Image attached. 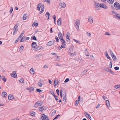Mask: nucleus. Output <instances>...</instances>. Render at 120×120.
I'll use <instances>...</instances> for the list:
<instances>
[{
	"label": "nucleus",
	"instance_id": "nucleus-1",
	"mask_svg": "<svg viewBox=\"0 0 120 120\" xmlns=\"http://www.w3.org/2000/svg\"><path fill=\"white\" fill-rule=\"evenodd\" d=\"M114 6L116 10H119L120 9V5L117 2H116L114 3Z\"/></svg>",
	"mask_w": 120,
	"mask_h": 120
},
{
	"label": "nucleus",
	"instance_id": "nucleus-2",
	"mask_svg": "<svg viewBox=\"0 0 120 120\" xmlns=\"http://www.w3.org/2000/svg\"><path fill=\"white\" fill-rule=\"evenodd\" d=\"M94 5L95 6V8H96V9L97 10H100V6H99V3H97L95 1H94Z\"/></svg>",
	"mask_w": 120,
	"mask_h": 120
},
{
	"label": "nucleus",
	"instance_id": "nucleus-3",
	"mask_svg": "<svg viewBox=\"0 0 120 120\" xmlns=\"http://www.w3.org/2000/svg\"><path fill=\"white\" fill-rule=\"evenodd\" d=\"M56 42L55 40H53L52 41H50L47 43V45L49 46H51L54 45Z\"/></svg>",
	"mask_w": 120,
	"mask_h": 120
},
{
	"label": "nucleus",
	"instance_id": "nucleus-4",
	"mask_svg": "<svg viewBox=\"0 0 120 120\" xmlns=\"http://www.w3.org/2000/svg\"><path fill=\"white\" fill-rule=\"evenodd\" d=\"M48 118V116L47 115H45V114L42 115V116L41 117V120H46Z\"/></svg>",
	"mask_w": 120,
	"mask_h": 120
},
{
	"label": "nucleus",
	"instance_id": "nucleus-5",
	"mask_svg": "<svg viewBox=\"0 0 120 120\" xmlns=\"http://www.w3.org/2000/svg\"><path fill=\"white\" fill-rule=\"evenodd\" d=\"M99 6L100 8L105 9H107L108 7L105 4H104L103 3L100 4H99Z\"/></svg>",
	"mask_w": 120,
	"mask_h": 120
},
{
	"label": "nucleus",
	"instance_id": "nucleus-6",
	"mask_svg": "<svg viewBox=\"0 0 120 120\" xmlns=\"http://www.w3.org/2000/svg\"><path fill=\"white\" fill-rule=\"evenodd\" d=\"M11 76L14 78H16L17 77V75L16 74V72L14 71L12 72V74L11 75Z\"/></svg>",
	"mask_w": 120,
	"mask_h": 120
},
{
	"label": "nucleus",
	"instance_id": "nucleus-7",
	"mask_svg": "<svg viewBox=\"0 0 120 120\" xmlns=\"http://www.w3.org/2000/svg\"><path fill=\"white\" fill-rule=\"evenodd\" d=\"M59 6H61V7L60 8H64L66 6V4L64 2H62L61 3H60L59 4Z\"/></svg>",
	"mask_w": 120,
	"mask_h": 120
},
{
	"label": "nucleus",
	"instance_id": "nucleus-8",
	"mask_svg": "<svg viewBox=\"0 0 120 120\" xmlns=\"http://www.w3.org/2000/svg\"><path fill=\"white\" fill-rule=\"evenodd\" d=\"M32 47L34 49L37 46V44L35 42H33L31 44Z\"/></svg>",
	"mask_w": 120,
	"mask_h": 120
},
{
	"label": "nucleus",
	"instance_id": "nucleus-9",
	"mask_svg": "<svg viewBox=\"0 0 120 120\" xmlns=\"http://www.w3.org/2000/svg\"><path fill=\"white\" fill-rule=\"evenodd\" d=\"M35 51L39 50L40 49H42V47L41 45H39L35 48Z\"/></svg>",
	"mask_w": 120,
	"mask_h": 120
},
{
	"label": "nucleus",
	"instance_id": "nucleus-10",
	"mask_svg": "<svg viewBox=\"0 0 120 120\" xmlns=\"http://www.w3.org/2000/svg\"><path fill=\"white\" fill-rule=\"evenodd\" d=\"M60 41L61 42V44L63 45H66L65 43H66V42L65 40L63 38L61 39H60Z\"/></svg>",
	"mask_w": 120,
	"mask_h": 120
},
{
	"label": "nucleus",
	"instance_id": "nucleus-11",
	"mask_svg": "<svg viewBox=\"0 0 120 120\" xmlns=\"http://www.w3.org/2000/svg\"><path fill=\"white\" fill-rule=\"evenodd\" d=\"M80 23V21L79 20H77V19L75 20V24H76L77 26H79Z\"/></svg>",
	"mask_w": 120,
	"mask_h": 120
},
{
	"label": "nucleus",
	"instance_id": "nucleus-12",
	"mask_svg": "<svg viewBox=\"0 0 120 120\" xmlns=\"http://www.w3.org/2000/svg\"><path fill=\"white\" fill-rule=\"evenodd\" d=\"M44 5L43 4L42 5V6L41 8V11H40V12L39 14H40L42 13L43 12L44 10Z\"/></svg>",
	"mask_w": 120,
	"mask_h": 120
},
{
	"label": "nucleus",
	"instance_id": "nucleus-13",
	"mask_svg": "<svg viewBox=\"0 0 120 120\" xmlns=\"http://www.w3.org/2000/svg\"><path fill=\"white\" fill-rule=\"evenodd\" d=\"M14 98V97H13V96L12 95L9 94L8 96V99L9 100H11Z\"/></svg>",
	"mask_w": 120,
	"mask_h": 120
},
{
	"label": "nucleus",
	"instance_id": "nucleus-14",
	"mask_svg": "<svg viewBox=\"0 0 120 120\" xmlns=\"http://www.w3.org/2000/svg\"><path fill=\"white\" fill-rule=\"evenodd\" d=\"M58 36L60 40V39H61L63 38L62 34L60 32L58 34Z\"/></svg>",
	"mask_w": 120,
	"mask_h": 120
},
{
	"label": "nucleus",
	"instance_id": "nucleus-15",
	"mask_svg": "<svg viewBox=\"0 0 120 120\" xmlns=\"http://www.w3.org/2000/svg\"><path fill=\"white\" fill-rule=\"evenodd\" d=\"M70 34L69 32H68L66 34V39H68L69 41L70 40Z\"/></svg>",
	"mask_w": 120,
	"mask_h": 120
},
{
	"label": "nucleus",
	"instance_id": "nucleus-16",
	"mask_svg": "<svg viewBox=\"0 0 120 120\" xmlns=\"http://www.w3.org/2000/svg\"><path fill=\"white\" fill-rule=\"evenodd\" d=\"M42 5H41V3H40L37 6V9L38 11H40V8L41 7H42Z\"/></svg>",
	"mask_w": 120,
	"mask_h": 120
},
{
	"label": "nucleus",
	"instance_id": "nucleus-17",
	"mask_svg": "<svg viewBox=\"0 0 120 120\" xmlns=\"http://www.w3.org/2000/svg\"><path fill=\"white\" fill-rule=\"evenodd\" d=\"M85 116L87 117L88 118H89L90 120H91V117L90 116V115L87 112H85L84 113Z\"/></svg>",
	"mask_w": 120,
	"mask_h": 120
},
{
	"label": "nucleus",
	"instance_id": "nucleus-18",
	"mask_svg": "<svg viewBox=\"0 0 120 120\" xmlns=\"http://www.w3.org/2000/svg\"><path fill=\"white\" fill-rule=\"evenodd\" d=\"M61 18H59L57 20V25H58L59 26H60V25L61 22Z\"/></svg>",
	"mask_w": 120,
	"mask_h": 120
},
{
	"label": "nucleus",
	"instance_id": "nucleus-19",
	"mask_svg": "<svg viewBox=\"0 0 120 120\" xmlns=\"http://www.w3.org/2000/svg\"><path fill=\"white\" fill-rule=\"evenodd\" d=\"M26 89L28 90L29 91V92H30L31 91H33L34 90V88L33 87H30L29 88H27Z\"/></svg>",
	"mask_w": 120,
	"mask_h": 120
},
{
	"label": "nucleus",
	"instance_id": "nucleus-20",
	"mask_svg": "<svg viewBox=\"0 0 120 120\" xmlns=\"http://www.w3.org/2000/svg\"><path fill=\"white\" fill-rule=\"evenodd\" d=\"M45 108V107L44 106L42 107H40L39 108V110L40 111H41L42 112L43 111V110H44Z\"/></svg>",
	"mask_w": 120,
	"mask_h": 120
},
{
	"label": "nucleus",
	"instance_id": "nucleus-21",
	"mask_svg": "<svg viewBox=\"0 0 120 120\" xmlns=\"http://www.w3.org/2000/svg\"><path fill=\"white\" fill-rule=\"evenodd\" d=\"M27 18V14H24L23 17V19L24 20H26Z\"/></svg>",
	"mask_w": 120,
	"mask_h": 120
},
{
	"label": "nucleus",
	"instance_id": "nucleus-22",
	"mask_svg": "<svg viewBox=\"0 0 120 120\" xmlns=\"http://www.w3.org/2000/svg\"><path fill=\"white\" fill-rule=\"evenodd\" d=\"M113 16H115L116 19L120 20V15H119V14H117V15H114Z\"/></svg>",
	"mask_w": 120,
	"mask_h": 120
},
{
	"label": "nucleus",
	"instance_id": "nucleus-23",
	"mask_svg": "<svg viewBox=\"0 0 120 120\" xmlns=\"http://www.w3.org/2000/svg\"><path fill=\"white\" fill-rule=\"evenodd\" d=\"M2 95L3 97H5L7 96V94L5 92H3L2 93Z\"/></svg>",
	"mask_w": 120,
	"mask_h": 120
},
{
	"label": "nucleus",
	"instance_id": "nucleus-24",
	"mask_svg": "<svg viewBox=\"0 0 120 120\" xmlns=\"http://www.w3.org/2000/svg\"><path fill=\"white\" fill-rule=\"evenodd\" d=\"M50 13H49V12H46V13L45 14V16L47 17H48L47 20H48L49 18V16H50Z\"/></svg>",
	"mask_w": 120,
	"mask_h": 120
},
{
	"label": "nucleus",
	"instance_id": "nucleus-25",
	"mask_svg": "<svg viewBox=\"0 0 120 120\" xmlns=\"http://www.w3.org/2000/svg\"><path fill=\"white\" fill-rule=\"evenodd\" d=\"M107 1L109 4H112L114 2V0H106Z\"/></svg>",
	"mask_w": 120,
	"mask_h": 120
},
{
	"label": "nucleus",
	"instance_id": "nucleus-26",
	"mask_svg": "<svg viewBox=\"0 0 120 120\" xmlns=\"http://www.w3.org/2000/svg\"><path fill=\"white\" fill-rule=\"evenodd\" d=\"M30 72L32 74L34 75V74L35 73V71H34V70L33 68H32L30 69Z\"/></svg>",
	"mask_w": 120,
	"mask_h": 120
},
{
	"label": "nucleus",
	"instance_id": "nucleus-27",
	"mask_svg": "<svg viewBox=\"0 0 120 120\" xmlns=\"http://www.w3.org/2000/svg\"><path fill=\"white\" fill-rule=\"evenodd\" d=\"M31 40H37V39L36 37L34 35H33L31 37Z\"/></svg>",
	"mask_w": 120,
	"mask_h": 120
},
{
	"label": "nucleus",
	"instance_id": "nucleus-28",
	"mask_svg": "<svg viewBox=\"0 0 120 120\" xmlns=\"http://www.w3.org/2000/svg\"><path fill=\"white\" fill-rule=\"evenodd\" d=\"M38 25V23L37 22L35 23V22H34L32 25V26H35V27L37 26Z\"/></svg>",
	"mask_w": 120,
	"mask_h": 120
},
{
	"label": "nucleus",
	"instance_id": "nucleus-29",
	"mask_svg": "<svg viewBox=\"0 0 120 120\" xmlns=\"http://www.w3.org/2000/svg\"><path fill=\"white\" fill-rule=\"evenodd\" d=\"M18 26L17 25V24H15L14 27L13 28V30H18Z\"/></svg>",
	"mask_w": 120,
	"mask_h": 120
},
{
	"label": "nucleus",
	"instance_id": "nucleus-30",
	"mask_svg": "<svg viewBox=\"0 0 120 120\" xmlns=\"http://www.w3.org/2000/svg\"><path fill=\"white\" fill-rule=\"evenodd\" d=\"M87 72L86 70H84L82 72L81 74V76H83Z\"/></svg>",
	"mask_w": 120,
	"mask_h": 120
},
{
	"label": "nucleus",
	"instance_id": "nucleus-31",
	"mask_svg": "<svg viewBox=\"0 0 120 120\" xmlns=\"http://www.w3.org/2000/svg\"><path fill=\"white\" fill-rule=\"evenodd\" d=\"M105 56H106L107 58L108 59L110 60L111 58L109 57V56L108 55V53L107 52H106L105 53Z\"/></svg>",
	"mask_w": 120,
	"mask_h": 120
},
{
	"label": "nucleus",
	"instance_id": "nucleus-32",
	"mask_svg": "<svg viewBox=\"0 0 120 120\" xmlns=\"http://www.w3.org/2000/svg\"><path fill=\"white\" fill-rule=\"evenodd\" d=\"M93 18L90 19V18H89L88 20L89 22V23L90 24L92 23L93 22Z\"/></svg>",
	"mask_w": 120,
	"mask_h": 120
},
{
	"label": "nucleus",
	"instance_id": "nucleus-33",
	"mask_svg": "<svg viewBox=\"0 0 120 120\" xmlns=\"http://www.w3.org/2000/svg\"><path fill=\"white\" fill-rule=\"evenodd\" d=\"M106 101L107 106L108 107H109L110 106V104L109 101V100H106Z\"/></svg>",
	"mask_w": 120,
	"mask_h": 120
},
{
	"label": "nucleus",
	"instance_id": "nucleus-34",
	"mask_svg": "<svg viewBox=\"0 0 120 120\" xmlns=\"http://www.w3.org/2000/svg\"><path fill=\"white\" fill-rule=\"evenodd\" d=\"M39 101L36 102V104L37 105H38L39 106H41L42 105V103H41L40 102H39Z\"/></svg>",
	"mask_w": 120,
	"mask_h": 120
},
{
	"label": "nucleus",
	"instance_id": "nucleus-35",
	"mask_svg": "<svg viewBox=\"0 0 120 120\" xmlns=\"http://www.w3.org/2000/svg\"><path fill=\"white\" fill-rule=\"evenodd\" d=\"M25 38V37L24 36H23L22 38L19 41L20 42H23V41H24V38Z\"/></svg>",
	"mask_w": 120,
	"mask_h": 120
},
{
	"label": "nucleus",
	"instance_id": "nucleus-36",
	"mask_svg": "<svg viewBox=\"0 0 120 120\" xmlns=\"http://www.w3.org/2000/svg\"><path fill=\"white\" fill-rule=\"evenodd\" d=\"M66 45H61V46H59V47H58V49H59L60 50L61 49H62V48H65V46Z\"/></svg>",
	"mask_w": 120,
	"mask_h": 120
},
{
	"label": "nucleus",
	"instance_id": "nucleus-37",
	"mask_svg": "<svg viewBox=\"0 0 120 120\" xmlns=\"http://www.w3.org/2000/svg\"><path fill=\"white\" fill-rule=\"evenodd\" d=\"M85 52L86 56H89L88 55V52L87 51V49H86L85 51Z\"/></svg>",
	"mask_w": 120,
	"mask_h": 120
},
{
	"label": "nucleus",
	"instance_id": "nucleus-38",
	"mask_svg": "<svg viewBox=\"0 0 120 120\" xmlns=\"http://www.w3.org/2000/svg\"><path fill=\"white\" fill-rule=\"evenodd\" d=\"M13 8L12 7H11V8L10 9V11H9V13H10V14H11L12 13V12L13 11Z\"/></svg>",
	"mask_w": 120,
	"mask_h": 120
},
{
	"label": "nucleus",
	"instance_id": "nucleus-39",
	"mask_svg": "<svg viewBox=\"0 0 120 120\" xmlns=\"http://www.w3.org/2000/svg\"><path fill=\"white\" fill-rule=\"evenodd\" d=\"M120 88V84L117 85L115 86V89H117Z\"/></svg>",
	"mask_w": 120,
	"mask_h": 120
},
{
	"label": "nucleus",
	"instance_id": "nucleus-40",
	"mask_svg": "<svg viewBox=\"0 0 120 120\" xmlns=\"http://www.w3.org/2000/svg\"><path fill=\"white\" fill-rule=\"evenodd\" d=\"M104 70L106 71L109 72L110 70V69H109V68L105 67Z\"/></svg>",
	"mask_w": 120,
	"mask_h": 120
},
{
	"label": "nucleus",
	"instance_id": "nucleus-41",
	"mask_svg": "<svg viewBox=\"0 0 120 120\" xmlns=\"http://www.w3.org/2000/svg\"><path fill=\"white\" fill-rule=\"evenodd\" d=\"M23 46L22 45L21 46L19 49V51H22L23 49Z\"/></svg>",
	"mask_w": 120,
	"mask_h": 120
},
{
	"label": "nucleus",
	"instance_id": "nucleus-42",
	"mask_svg": "<svg viewBox=\"0 0 120 120\" xmlns=\"http://www.w3.org/2000/svg\"><path fill=\"white\" fill-rule=\"evenodd\" d=\"M30 114L31 115L34 116L35 115V112H30Z\"/></svg>",
	"mask_w": 120,
	"mask_h": 120
},
{
	"label": "nucleus",
	"instance_id": "nucleus-43",
	"mask_svg": "<svg viewBox=\"0 0 120 120\" xmlns=\"http://www.w3.org/2000/svg\"><path fill=\"white\" fill-rule=\"evenodd\" d=\"M25 32V31L24 30H23L22 32V33H21V34H20V35L19 36L20 37H21H21H22V36L24 34Z\"/></svg>",
	"mask_w": 120,
	"mask_h": 120
},
{
	"label": "nucleus",
	"instance_id": "nucleus-44",
	"mask_svg": "<svg viewBox=\"0 0 120 120\" xmlns=\"http://www.w3.org/2000/svg\"><path fill=\"white\" fill-rule=\"evenodd\" d=\"M19 82L21 83H24V79L22 78L20 79L19 80Z\"/></svg>",
	"mask_w": 120,
	"mask_h": 120
},
{
	"label": "nucleus",
	"instance_id": "nucleus-45",
	"mask_svg": "<svg viewBox=\"0 0 120 120\" xmlns=\"http://www.w3.org/2000/svg\"><path fill=\"white\" fill-rule=\"evenodd\" d=\"M38 84L40 87H41L42 85V83L40 82H38Z\"/></svg>",
	"mask_w": 120,
	"mask_h": 120
},
{
	"label": "nucleus",
	"instance_id": "nucleus-46",
	"mask_svg": "<svg viewBox=\"0 0 120 120\" xmlns=\"http://www.w3.org/2000/svg\"><path fill=\"white\" fill-rule=\"evenodd\" d=\"M62 91L63 90L62 89H61L60 90V95L61 97L62 98Z\"/></svg>",
	"mask_w": 120,
	"mask_h": 120
},
{
	"label": "nucleus",
	"instance_id": "nucleus-47",
	"mask_svg": "<svg viewBox=\"0 0 120 120\" xmlns=\"http://www.w3.org/2000/svg\"><path fill=\"white\" fill-rule=\"evenodd\" d=\"M20 37L19 36V37L15 41V44L16 43L19 41V39H20L21 38V37Z\"/></svg>",
	"mask_w": 120,
	"mask_h": 120
},
{
	"label": "nucleus",
	"instance_id": "nucleus-48",
	"mask_svg": "<svg viewBox=\"0 0 120 120\" xmlns=\"http://www.w3.org/2000/svg\"><path fill=\"white\" fill-rule=\"evenodd\" d=\"M60 114H59L58 115H56L55 117L53 119V120H55L56 119H57L58 118V117L59 116H60Z\"/></svg>",
	"mask_w": 120,
	"mask_h": 120
},
{
	"label": "nucleus",
	"instance_id": "nucleus-49",
	"mask_svg": "<svg viewBox=\"0 0 120 120\" xmlns=\"http://www.w3.org/2000/svg\"><path fill=\"white\" fill-rule=\"evenodd\" d=\"M74 41L77 43H78V44H80L81 43L80 42V41H79L78 40H77L75 39H74Z\"/></svg>",
	"mask_w": 120,
	"mask_h": 120
},
{
	"label": "nucleus",
	"instance_id": "nucleus-50",
	"mask_svg": "<svg viewBox=\"0 0 120 120\" xmlns=\"http://www.w3.org/2000/svg\"><path fill=\"white\" fill-rule=\"evenodd\" d=\"M42 56V55L41 54H38L36 56V57L38 58V57H39L41 56Z\"/></svg>",
	"mask_w": 120,
	"mask_h": 120
},
{
	"label": "nucleus",
	"instance_id": "nucleus-51",
	"mask_svg": "<svg viewBox=\"0 0 120 120\" xmlns=\"http://www.w3.org/2000/svg\"><path fill=\"white\" fill-rule=\"evenodd\" d=\"M113 60H116V56L114 55L112 57Z\"/></svg>",
	"mask_w": 120,
	"mask_h": 120
},
{
	"label": "nucleus",
	"instance_id": "nucleus-52",
	"mask_svg": "<svg viewBox=\"0 0 120 120\" xmlns=\"http://www.w3.org/2000/svg\"><path fill=\"white\" fill-rule=\"evenodd\" d=\"M44 2H47L49 4L50 3V1L49 0H43Z\"/></svg>",
	"mask_w": 120,
	"mask_h": 120
},
{
	"label": "nucleus",
	"instance_id": "nucleus-53",
	"mask_svg": "<svg viewBox=\"0 0 120 120\" xmlns=\"http://www.w3.org/2000/svg\"><path fill=\"white\" fill-rule=\"evenodd\" d=\"M69 80V79L68 78H67L64 81V82L66 83L68 82Z\"/></svg>",
	"mask_w": 120,
	"mask_h": 120
},
{
	"label": "nucleus",
	"instance_id": "nucleus-54",
	"mask_svg": "<svg viewBox=\"0 0 120 120\" xmlns=\"http://www.w3.org/2000/svg\"><path fill=\"white\" fill-rule=\"evenodd\" d=\"M36 90L38 93H41L42 92V90H41L39 89H37Z\"/></svg>",
	"mask_w": 120,
	"mask_h": 120
},
{
	"label": "nucleus",
	"instance_id": "nucleus-55",
	"mask_svg": "<svg viewBox=\"0 0 120 120\" xmlns=\"http://www.w3.org/2000/svg\"><path fill=\"white\" fill-rule=\"evenodd\" d=\"M2 78L3 80V81L4 82H5L6 81V78H5L4 76H2Z\"/></svg>",
	"mask_w": 120,
	"mask_h": 120
},
{
	"label": "nucleus",
	"instance_id": "nucleus-56",
	"mask_svg": "<svg viewBox=\"0 0 120 120\" xmlns=\"http://www.w3.org/2000/svg\"><path fill=\"white\" fill-rule=\"evenodd\" d=\"M112 62L111 61H110L109 64L110 68H112Z\"/></svg>",
	"mask_w": 120,
	"mask_h": 120
},
{
	"label": "nucleus",
	"instance_id": "nucleus-57",
	"mask_svg": "<svg viewBox=\"0 0 120 120\" xmlns=\"http://www.w3.org/2000/svg\"><path fill=\"white\" fill-rule=\"evenodd\" d=\"M55 39L56 40V41L57 42H58L59 41V39L56 36L55 37Z\"/></svg>",
	"mask_w": 120,
	"mask_h": 120
},
{
	"label": "nucleus",
	"instance_id": "nucleus-58",
	"mask_svg": "<svg viewBox=\"0 0 120 120\" xmlns=\"http://www.w3.org/2000/svg\"><path fill=\"white\" fill-rule=\"evenodd\" d=\"M109 72H110L111 74H115V73H114V72L113 71H112L111 69H110Z\"/></svg>",
	"mask_w": 120,
	"mask_h": 120
},
{
	"label": "nucleus",
	"instance_id": "nucleus-59",
	"mask_svg": "<svg viewBox=\"0 0 120 120\" xmlns=\"http://www.w3.org/2000/svg\"><path fill=\"white\" fill-rule=\"evenodd\" d=\"M114 69L115 70H118L119 69V67H114Z\"/></svg>",
	"mask_w": 120,
	"mask_h": 120
},
{
	"label": "nucleus",
	"instance_id": "nucleus-60",
	"mask_svg": "<svg viewBox=\"0 0 120 120\" xmlns=\"http://www.w3.org/2000/svg\"><path fill=\"white\" fill-rule=\"evenodd\" d=\"M105 34L106 35H110V34L108 32H106L105 33Z\"/></svg>",
	"mask_w": 120,
	"mask_h": 120
},
{
	"label": "nucleus",
	"instance_id": "nucleus-61",
	"mask_svg": "<svg viewBox=\"0 0 120 120\" xmlns=\"http://www.w3.org/2000/svg\"><path fill=\"white\" fill-rule=\"evenodd\" d=\"M52 18L54 19V20H56V17L55 15H54L52 16Z\"/></svg>",
	"mask_w": 120,
	"mask_h": 120
},
{
	"label": "nucleus",
	"instance_id": "nucleus-62",
	"mask_svg": "<svg viewBox=\"0 0 120 120\" xmlns=\"http://www.w3.org/2000/svg\"><path fill=\"white\" fill-rule=\"evenodd\" d=\"M56 81H57V82H56V84L54 83V87L56 86V85L58 84V82L57 80H56Z\"/></svg>",
	"mask_w": 120,
	"mask_h": 120
},
{
	"label": "nucleus",
	"instance_id": "nucleus-63",
	"mask_svg": "<svg viewBox=\"0 0 120 120\" xmlns=\"http://www.w3.org/2000/svg\"><path fill=\"white\" fill-rule=\"evenodd\" d=\"M86 34L87 36H91V34L90 33L88 32H86Z\"/></svg>",
	"mask_w": 120,
	"mask_h": 120
},
{
	"label": "nucleus",
	"instance_id": "nucleus-64",
	"mask_svg": "<svg viewBox=\"0 0 120 120\" xmlns=\"http://www.w3.org/2000/svg\"><path fill=\"white\" fill-rule=\"evenodd\" d=\"M78 101H77V100H76L75 102V104H76L77 105H78L79 103Z\"/></svg>",
	"mask_w": 120,
	"mask_h": 120
}]
</instances>
